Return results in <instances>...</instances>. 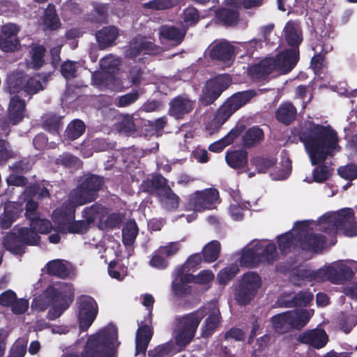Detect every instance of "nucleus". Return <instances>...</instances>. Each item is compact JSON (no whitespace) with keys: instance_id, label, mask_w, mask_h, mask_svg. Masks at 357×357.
I'll list each match as a JSON object with an SVG mask.
<instances>
[{"instance_id":"obj_34","label":"nucleus","mask_w":357,"mask_h":357,"mask_svg":"<svg viewBox=\"0 0 357 357\" xmlns=\"http://www.w3.org/2000/svg\"><path fill=\"white\" fill-rule=\"evenodd\" d=\"M256 244L261 262H266L270 264L278 260V254L276 245L274 243H269L266 245H264L261 242L258 241Z\"/></svg>"},{"instance_id":"obj_53","label":"nucleus","mask_w":357,"mask_h":357,"mask_svg":"<svg viewBox=\"0 0 357 357\" xmlns=\"http://www.w3.org/2000/svg\"><path fill=\"white\" fill-rule=\"evenodd\" d=\"M239 271V268L236 265L227 266L221 269L217 275V281L220 285L225 286L231 280Z\"/></svg>"},{"instance_id":"obj_13","label":"nucleus","mask_w":357,"mask_h":357,"mask_svg":"<svg viewBox=\"0 0 357 357\" xmlns=\"http://www.w3.org/2000/svg\"><path fill=\"white\" fill-rule=\"evenodd\" d=\"M180 250L178 242H171L167 245L160 246L155 250L149 261L150 266L164 270L169 266L167 258L176 255Z\"/></svg>"},{"instance_id":"obj_16","label":"nucleus","mask_w":357,"mask_h":357,"mask_svg":"<svg viewBox=\"0 0 357 357\" xmlns=\"http://www.w3.org/2000/svg\"><path fill=\"white\" fill-rule=\"evenodd\" d=\"M297 340L302 343L319 349L325 347L328 340L326 332L321 328L306 331L298 335Z\"/></svg>"},{"instance_id":"obj_42","label":"nucleus","mask_w":357,"mask_h":357,"mask_svg":"<svg viewBox=\"0 0 357 357\" xmlns=\"http://www.w3.org/2000/svg\"><path fill=\"white\" fill-rule=\"evenodd\" d=\"M238 287L244 288H252L254 291L258 292V290L261 287V279L258 273L249 271L244 273L242 278L239 280Z\"/></svg>"},{"instance_id":"obj_21","label":"nucleus","mask_w":357,"mask_h":357,"mask_svg":"<svg viewBox=\"0 0 357 357\" xmlns=\"http://www.w3.org/2000/svg\"><path fill=\"white\" fill-rule=\"evenodd\" d=\"M168 186L167 180L161 174H155L151 178L142 181L140 189L144 192L150 195L156 194L158 197L160 193Z\"/></svg>"},{"instance_id":"obj_2","label":"nucleus","mask_w":357,"mask_h":357,"mask_svg":"<svg viewBox=\"0 0 357 357\" xmlns=\"http://www.w3.org/2000/svg\"><path fill=\"white\" fill-rule=\"evenodd\" d=\"M320 231L335 236H357V220L352 208H344L337 212L326 213L319 218Z\"/></svg>"},{"instance_id":"obj_32","label":"nucleus","mask_w":357,"mask_h":357,"mask_svg":"<svg viewBox=\"0 0 357 357\" xmlns=\"http://www.w3.org/2000/svg\"><path fill=\"white\" fill-rule=\"evenodd\" d=\"M227 165L233 169H242L248 165V153L245 150H234L225 155Z\"/></svg>"},{"instance_id":"obj_37","label":"nucleus","mask_w":357,"mask_h":357,"mask_svg":"<svg viewBox=\"0 0 357 357\" xmlns=\"http://www.w3.org/2000/svg\"><path fill=\"white\" fill-rule=\"evenodd\" d=\"M158 197L161 204L167 211H174L178 208L180 203L179 197L174 192L172 188L168 186L163 192L162 191Z\"/></svg>"},{"instance_id":"obj_63","label":"nucleus","mask_w":357,"mask_h":357,"mask_svg":"<svg viewBox=\"0 0 357 357\" xmlns=\"http://www.w3.org/2000/svg\"><path fill=\"white\" fill-rule=\"evenodd\" d=\"M176 5L174 0H151L144 3V8L160 10L170 9Z\"/></svg>"},{"instance_id":"obj_48","label":"nucleus","mask_w":357,"mask_h":357,"mask_svg":"<svg viewBox=\"0 0 357 357\" xmlns=\"http://www.w3.org/2000/svg\"><path fill=\"white\" fill-rule=\"evenodd\" d=\"M182 19L184 23L183 28L195 26L200 20L199 10L194 6H190L183 9L182 12Z\"/></svg>"},{"instance_id":"obj_6","label":"nucleus","mask_w":357,"mask_h":357,"mask_svg":"<svg viewBox=\"0 0 357 357\" xmlns=\"http://www.w3.org/2000/svg\"><path fill=\"white\" fill-rule=\"evenodd\" d=\"M104 178L93 174H84L77 186L71 190L69 198L78 206H83L95 202L98 197V192L104 185Z\"/></svg>"},{"instance_id":"obj_22","label":"nucleus","mask_w":357,"mask_h":357,"mask_svg":"<svg viewBox=\"0 0 357 357\" xmlns=\"http://www.w3.org/2000/svg\"><path fill=\"white\" fill-rule=\"evenodd\" d=\"M274 71H275V63L273 57L260 61L250 66L249 70L251 76L258 80L266 79Z\"/></svg>"},{"instance_id":"obj_36","label":"nucleus","mask_w":357,"mask_h":357,"mask_svg":"<svg viewBox=\"0 0 357 357\" xmlns=\"http://www.w3.org/2000/svg\"><path fill=\"white\" fill-rule=\"evenodd\" d=\"M271 323L275 331L280 334L289 333L293 329L287 311L272 317Z\"/></svg>"},{"instance_id":"obj_20","label":"nucleus","mask_w":357,"mask_h":357,"mask_svg":"<svg viewBox=\"0 0 357 357\" xmlns=\"http://www.w3.org/2000/svg\"><path fill=\"white\" fill-rule=\"evenodd\" d=\"M26 113V102L18 95L13 96L8 105L7 115L15 126L23 121Z\"/></svg>"},{"instance_id":"obj_24","label":"nucleus","mask_w":357,"mask_h":357,"mask_svg":"<svg viewBox=\"0 0 357 357\" xmlns=\"http://www.w3.org/2000/svg\"><path fill=\"white\" fill-rule=\"evenodd\" d=\"M222 321L219 310H213L205 319L201 327V336L204 338L211 337L220 327Z\"/></svg>"},{"instance_id":"obj_5","label":"nucleus","mask_w":357,"mask_h":357,"mask_svg":"<svg viewBox=\"0 0 357 357\" xmlns=\"http://www.w3.org/2000/svg\"><path fill=\"white\" fill-rule=\"evenodd\" d=\"M207 315L206 307H200L192 312L176 318L175 341L177 345L185 347L195 337L197 328Z\"/></svg>"},{"instance_id":"obj_33","label":"nucleus","mask_w":357,"mask_h":357,"mask_svg":"<svg viewBox=\"0 0 357 357\" xmlns=\"http://www.w3.org/2000/svg\"><path fill=\"white\" fill-rule=\"evenodd\" d=\"M26 74L23 71L16 70L8 75L7 85L10 93L17 95L22 91Z\"/></svg>"},{"instance_id":"obj_19","label":"nucleus","mask_w":357,"mask_h":357,"mask_svg":"<svg viewBox=\"0 0 357 357\" xmlns=\"http://www.w3.org/2000/svg\"><path fill=\"white\" fill-rule=\"evenodd\" d=\"M328 271L331 273L329 281L335 284H343L350 281L354 275L351 268L343 263L329 265Z\"/></svg>"},{"instance_id":"obj_56","label":"nucleus","mask_w":357,"mask_h":357,"mask_svg":"<svg viewBox=\"0 0 357 357\" xmlns=\"http://www.w3.org/2000/svg\"><path fill=\"white\" fill-rule=\"evenodd\" d=\"M277 160L274 158H264L257 156L255 158L252 163L259 173H266L269 169L276 165Z\"/></svg>"},{"instance_id":"obj_3","label":"nucleus","mask_w":357,"mask_h":357,"mask_svg":"<svg viewBox=\"0 0 357 357\" xmlns=\"http://www.w3.org/2000/svg\"><path fill=\"white\" fill-rule=\"evenodd\" d=\"M117 328L112 324L97 334L89 337L81 352V357H115L114 340L117 339Z\"/></svg>"},{"instance_id":"obj_60","label":"nucleus","mask_w":357,"mask_h":357,"mask_svg":"<svg viewBox=\"0 0 357 357\" xmlns=\"http://www.w3.org/2000/svg\"><path fill=\"white\" fill-rule=\"evenodd\" d=\"M123 215L119 213H112L107 217L103 223H101V229L106 230H112L119 228L122 221Z\"/></svg>"},{"instance_id":"obj_27","label":"nucleus","mask_w":357,"mask_h":357,"mask_svg":"<svg viewBox=\"0 0 357 357\" xmlns=\"http://www.w3.org/2000/svg\"><path fill=\"white\" fill-rule=\"evenodd\" d=\"M47 52L45 47L38 43H31L29 46V67L34 70H39L45 64V56Z\"/></svg>"},{"instance_id":"obj_61","label":"nucleus","mask_w":357,"mask_h":357,"mask_svg":"<svg viewBox=\"0 0 357 357\" xmlns=\"http://www.w3.org/2000/svg\"><path fill=\"white\" fill-rule=\"evenodd\" d=\"M33 163L28 158H23L17 161H15L10 169L13 172L17 174H24L30 172L32 169Z\"/></svg>"},{"instance_id":"obj_62","label":"nucleus","mask_w":357,"mask_h":357,"mask_svg":"<svg viewBox=\"0 0 357 357\" xmlns=\"http://www.w3.org/2000/svg\"><path fill=\"white\" fill-rule=\"evenodd\" d=\"M91 146L96 152L108 151L115 149L116 143L107 138H96L92 140Z\"/></svg>"},{"instance_id":"obj_45","label":"nucleus","mask_w":357,"mask_h":357,"mask_svg":"<svg viewBox=\"0 0 357 357\" xmlns=\"http://www.w3.org/2000/svg\"><path fill=\"white\" fill-rule=\"evenodd\" d=\"M86 126L80 119H74L68 125L64 136L66 139L73 141L78 139L85 132Z\"/></svg>"},{"instance_id":"obj_46","label":"nucleus","mask_w":357,"mask_h":357,"mask_svg":"<svg viewBox=\"0 0 357 357\" xmlns=\"http://www.w3.org/2000/svg\"><path fill=\"white\" fill-rule=\"evenodd\" d=\"M220 250V243L216 240L211 241L202 250L204 261L207 263L214 262L218 259Z\"/></svg>"},{"instance_id":"obj_23","label":"nucleus","mask_w":357,"mask_h":357,"mask_svg":"<svg viewBox=\"0 0 357 357\" xmlns=\"http://www.w3.org/2000/svg\"><path fill=\"white\" fill-rule=\"evenodd\" d=\"M186 28L179 29L173 25H162L160 28V38L172 42L174 45H180L184 40Z\"/></svg>"},{"instance_id":"obj_38","label":"nucleus","mask_w":357,"mask_h":357,"mask_svg":"<svg viewBox=\"0 0 357 357\" xmlns=\"http://www.w3.org/2000/svg\"><path fill=\"white\" fill-rule=\"evenodd\" d=\"M43 24L45 29L50 31L57 30L61 25L55 6L52 3H49L45 10Z\"/></svg>"},{"instance_id":"obj_18","label":"nucleus","mask_w":357,"mask_h":357,"mask_svg":"<svg viewBox=\"0 0 357 357\" xmlns=\"http://www.w3.org/2000/svg\"><path fill=\"white\" fill-rule=\"evenodd\" d=\"M284 38L290 49L299 50V45L303 40V31L296 21H288L284 28Z\"/></svg>"},{"instance_id":"obj_52","label":"nucleus","mask_w":357,"mask_h":357,"mask_svg":"<svg viewBox=\"0 0 357 357\" xmlns=\"http://www.w3.org/2000/svg\"><path fill=\"white\" fill-rule=\"evenodd\" d=\"M43 89L44 86H43L40 79L36 77H28V75H26L22 90L26 95L30 96V98H31L32 96L38 93Z\"/></svg>"},{"instance_id":"obj_29","label":"nucleus","mask_w":357,"mask_h":357,"mask_svg":"<svg viewBox=\"0 0 357 357\" xmlns=\"http://www.w3.org/2000/svg\"><path fill=\"white\" fill-rule=\"evenodd\" d=\"M79 206L72 199L64 202L61 206L54 211L56 217L61 223L66 224L73 220L75 218L76 208Z\"/></svg>"},{"instance_id":"obj_25","label":"nucleus","mask_w":357,"mask_h":357,"mask_svg":"<svg viewBox=\"0 0 357 357\" xmlns=\"http://www.w3.org/2000/svg\"><path fill=\"white\" fill-rule=\"evenodd\" d=\"M296 115L297 109L290 102L280 104L275 114L276 119L285 126H289L294 122Z\"/></svg>"},{"instance_id":"obj_31","label":"nucleus","mask_w":357,"mask_h":357,"mask_svg":"<svg viewBox=\"0 0 357 357\" xmlns=\"http://www.w3.org/2000/svg\"><path fill=\"white\" fill-rule=\"evenodd\" d=\"M119 36V30L114 26H105L96 33V39L102 49L114 44Z\"/></svg>"},{"instance_id":"obj_57","label":"nucleus","mask_w":357,"mask_h":357,"mask_svg":"<svg viewBox=\"0 0 357 357\" xmlns=\"http://www.w3.org/2000/svg\"><path fill=\"white\" fill-rule=\"evenodd\" d=\"M100 68L105 72L112 74L119 70L120 61L118 59L112 55L106 56L102 58L99 62Z\"/></svg>"},{"instance_id":"obj_55","label":"nucleus","mask_w":357,"mask_h":357,"mask_svg":"<svg viewBox=\"0 0 357 357\" xmlns=\"http://www.w3.org/2000/svg\"><path fill=\"white\" fill-rule=\"evenodd\" d=\"M294 240H295V235L294 236L291 231H287L277 237L278 248L282 254L287 255L290 252Z\"/></svg>"},{"instance_id":"obj_7","label":"nucleus","mask_w":357,"mask_h":357,"mask_svg":"<svg viewBox=\"0 0 357 357\" xmlns=\"http://www.w3.org/2000/svg\"><path fill=\"white\" fill-rule=\"evenodd\" d=\"M40 237L29 227H23L16 229L15 227L3 238L5 249L15 255H22L26 252L27 245H37Z\"/></svg>"},{"instance_id":"obj_9","label":"nucleus","mask_w":357,"mask_h":357,"mask_svg":"<svg viewBox=\"0 0 357 357\" xmlns=\"http://www.w3.org/2000/svg\"><path fill=\"white\" fill-rule=\"evenodd\" d=\"M294 227L296 229L295 241L301 250L318 252L324 248L326 237L321 234L310 232V222L307 220L297 221Z\"/></svg>"},{"instance_id":"obj_40","label":"nucleus","mask_w":357,"mask_h":357,"mask_svg":"<svg viewBox=\"0 0 357 357\" xmlns=\"http://www.w3.org/2000/svg\"><path fill=\"white\" fill-rule=\"evenodd\" d=\"M287 312H289L293 329H301L310 319V313L307 310H294Z\"/></svg>"},{"instance_id":"obj_47","label":"nucleus","mask_w":357,"mask_h":357,"mask_svg":"<svg viewBox=\"0 0 357 357\" xmlns=\"http://www.w3.org/2000/svg\"><path fill=\"white\" fill-rule=\"evenodd\" d=\"M138 234V227L136 222L128 221L122 229V241L126 246H131L135 243Z\"/></svg>"},{"instance_id":"obj_8","label":"nucleus","mask_w":357,"mask_h":357,"mask_svg":"<svg viewBox=\"0 0 357 357\" xmlns=\"http://www.w3.org/2000/svg\"><path fill=\"white\" fill-rule=\"evenodd\" d=\"M46 294L52 303V307L47 314V319L51 321L59 318L69 307L74 299L73 290L67 283L62 284L60 288L48 287Z\"/></svg>"},{"instance_id":"obj_41","label":"nucleus","mask_w":357,"mask_h":357,"mask_svg":"<svg viewBox=\"0 0 357 357\" xmlns=\"http://www.w3.org/2000/svg\"><path fill=\"white\" fill-rule=\"evenodd\" d=\"M63 127L62 117L56 114L47 116L43 121L42 128L53 135L61 137L60 131Z\"/></svg>"},{"instance_id":"obj_15","label":"nucleus","mask_w":357,"mask_h":357,"mask_svg":"<svg viewBox=\"0 0 357 357\" xmlns=\"http://www.w3.org/2000/svg\"><path fill=\"white\" fill-rule=\"evenodd\" d=\"M299 60V50L286 49L273 57L275 71L280 74H287L296 65Z\"/></svg>"},{"instance_id":"obj_35","label":"nucleus","mask_w":357,"mask_h":357,"mask_svg":"<svg viewBox=\"0 0 357 357\" xmlns=\"http://www.w3.org/2000/svg\"><path fill=\"white\" fill-rule=\"evenodd\" d=\"M261 262L257 244L252 247L245 248L240 259V264L242 266L248 268H255Z\"/></svg>"},{"instance_id":"obj_14","label":"nucleus","mask_w":357,"mask_h":357,"mask_svg":"<svg viewBox=\"0 0 357 357\" xmlns=\"http://www.w3.org/2000/svg\"><path fill=\"white\" fill-rule=\"evenodd\" d=\"M195 105V100L190 99L187 95H178L170 100L168 114L176 120L183 119L193 110Z\"/></svg>"},{"instance_id":"obj_43","label":"nucleus","mask_w":357,"mask_h":357,"mask_svg":"<svg viewBox=\"0 0 357 357\" xmlns=\"http://www.w3.org/2000/svg\"><path fill=\"white\" fill-rule=\"evenodd\" d=\"M47 274L65 279L69 275V271L61 259H54L46 264Z\"/></svg>"},{"instance_id":"obj_59","label":"nucleus","mask_w":357,"mask_h":357,"mask_svg":"<svg viewBox=\"0 0 357 357\" xmlns=\"http://www.w3.org/2000/svg\"><path fill=\"white\" fill-rule=\"evenodd\" d=\"M20 40L17 38L0 35V50L4 52H13L19 49Z\"/></svg>"},{"instance_id":"obj_4","label":"nucleus","mask_w":357,"mask_h":357,"mask_svg":"<svg viewBox=\"0 0 357 357\" xmlns=\"http://www.w3.org/2000/svg\"><path fill=\"white\" fill-rule=\"evenodd\" d=\"M256 94L254 90H247L236 92L228 98L206 124V130L211 135L217 132L235 112L248 103Z\"/></svg>"},{"instance_id":"obj_28","label":"nucleus","mask_w":357,"mask_h":357,"mask_svg":"<svg viewBox=\"0 0 357 357\" xmlns=\"http://www.w3.org/2000/svg\"><path fill=\"white\" fill-rule=\"evenodd\" d=\"M234 54V46L228 42H220L216 43L210 50V57L212 59L218 61H229Z\"/></svg>"},{"instance_id":"obj_26","label":"nucleus","mask_w":357,"mask_h":357,"mask_svg":"<svg viewBox=\"0 0 357 357\" xmlns=\"http://www.w3.org/2000/svg\"><path fill=\"white\" fill-rule=\"evenodd\" d=\"M264 139V130L258 126H253L245 131L242 137V144L243 147L251 149L261 144Z\"/></svg>"},{"instance_id":"obj_17","label":"nucleus","mask_w":357,"mask_h":357,"mask_svg":"<svg viewBox=\"0 0 357 357\" xmlns=\"http://www.w3.org/2000/svg\"><path fill=\"white\" fill-rule=\"evenodd\" d=\"M156 45L144 38H135L132 39L126 50V56L130 59H135L141 54H152L155 50Z\"/></svg>"},{"instance_id":"obj_58","label":"nucleus","mask_w":357,"mask_h":357,"mask_svg":"<svg viewBox=\"0 0 357 357\" xmlns=\"http://www.w3.org/2000/svg\"><path fill=\"white\" fill-rule=\"evenodd\" d=\"M139 97L137 90L132 89L130 92L120 96L115 99L114 104L119 107H126L135 102Z\"/></svg>"},{"instance_id":"obj_51","label":"nucleus","mask_w":357,"mask_h":357,"mask_svg":"<svg viewBox=\"0 0 357 357\" xmlns=\"http://www.w3.org/2000/svg\"><path fill=\"white\" fill-rule=\"evenodd\" d=\"M30 221V227L29 229H32L36 234H47L51 231L52 223L50 220L40 218L38 216L31 218Z\"/></svg>"},{"instance_id":"obj_49","label":"nucleus","mask_w":357,"mask_h":357,"mask_svg":"<svg viewBox=\"0 0 357 357\" xmlns=\"http://www.w3.org/2000/svg\"><path fill=\"white\" fill-rule=\"evenodd\" d=\"M257 294L252 288L246 289L236 286L234 296L237 303L243 306L249 304Z\"/></svg>"},{"instance_id":"obj_64","label":"nucleus","mask_w":357,"mask_h":357,"mask_svg":"<svg viewBox=\"0 0 357 357\" xmlns=\"http://www.w3.org/2000/svg\"><path fill=\"white\" fill-rule=\"evenodd\" d=\"M357 325V315L349 314L339 320L340 328L346 334L349 333L352 328Z\"/></svg>"},{"instance_id":"obj_12","label":"nucleus","mask_w":357,"mask_h":357,"mask_svg":"<svg viewBox=\"0 0 357 357\" xmlns=\"http://www.w3.org/2000/svg\"><path fill=\"white\" fill-rule=\"evenodd\" d=\"M219 198V192L213 188L196 191L189 196L187 206L195 211L211 209Z\"/></svg>"},{"instance_id":"obj_10","label":"nucleus","mask_w":357,"mask_h":357,"mask_svg":"<svg viewBox=\"0 0 357 357\" xmlns=\"http://www.w3.org/2000/svg\"><path fill=\"white\" fill-rule=\"evenodd\" d=\"M231 84V78L227 74L219 75L206 81L202 91L199 101L204 106L213 104Z\"/></svg>"},{"instance_id":"obj_11","label":"nucleus","mask_w":357,"mask_h":357,"mask_svg":"<svg viewBox=\"0 0 357 357\" xmlns=\"http://www.w3.org/2000/svg\"><path fill=\"white\" fill-rule=\"evenodd\" d=\"M77 321L79 331H86L92 325L98 314V305L96 300L88 295H82L77 301Z\"/></svg>"},{"instance_id":"obj_30","label":"nucleus","mask_w":357,"mask_h":357,"mask_svg":"<svg viewBox=\"0 0 357 357\" xmlns=\"http://www.w3.org/2000/svg\"><path fill=\"white\" fill-rule=\"evenodd\" d=\"M313 298L314 295L312 292L301 291L291 298H284L281 301V303L285 307H306L310 304Z\"/></svg>"},{"instance_id":"obj_1","label":"nucleus","mask_w":357,"mask_h":357,"mask_svg":"<svg viewBox=\"0 0 357 357\" xmlns=\"http://www.w3.org/2000/svg\"><path fill=\"white\" fill-rule=\"evenodd\" d=\"M301 142L304 144L312 165H317L313 172L315 182L322 183L329 177V169L324 162L337 143V132L330 126L305 123L298 131Z\"/></svg>"},{"instance_id":"obj_50","label":"nucleus","mask_w":357,"mask_h":357,"mask_svg":"<svg viewBox=\"0 0 357 357\" xmlns=\"http://www.w3.org/2000/svg\"><path fill=\"white\" fill-rule=\"evenodd\" d=\"M144 73V67L137 65L130 67L126 73V78L130 84V86H139L143 80Z\"/></svg>"},{"instance_id":"obj_54","label":"nucleus","mask_w":357,"mask_h":357,"mask_svg":"<svg viewBox=\"0 0 357 357\" xmlns=\"http://www.w3.org/2000/svg\"><path fill=\"white\" fill-rule=\"evenodd\" d=\"M90 227L91 225L85 219L79 220L74 219L66 225V230L70 234L82 235L86 234Z\"/></svg>"},{"instance_id":"obj_39","label":"nucleus","mask_w":357,"mask_h":357,"mask_svg":"<svg viewBox=\"0 0 357 357\" xmlns=\"http://www.w3.org/2000/svg\"><path fill=\"white\" fill-rule=\"evenodd\" d=\"M215 16L223 25L230 26L238 23L239 12L235 9L222 8L216 10Z\"/></svg>"},{"instance_id":"obj_44","label":"nucleus","mask_w":357,"mask_h":357,"mask_svg":"<svg viewBox=\"0 0 357 357\" xmlns=\"http://www.w3.org/2000/svg\"><path fill=\"white\" fill-rule=\"evenodd\" d=\"M105 210V208L102 204L96 202L82 210V217L92 225L97 218H100L103 215Z\"/></svg>"}]
</instances>
